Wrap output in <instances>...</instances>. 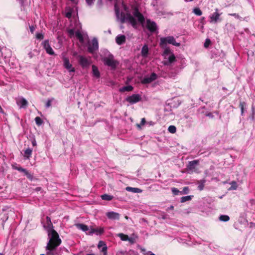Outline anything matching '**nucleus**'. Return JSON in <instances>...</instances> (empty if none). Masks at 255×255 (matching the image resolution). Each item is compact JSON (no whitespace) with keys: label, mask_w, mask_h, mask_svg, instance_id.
Segmentation results:
<instances>
[{"label":"nucleus","mask_w":255,"mask_h":255,"mask_svg":"<svg viewBox=\"0 0 255 255\" xmlns=\"http://www.w3.org/2000/svg\"><path fill=\"white\" fill-rule=\"evenodd\" d=\"M48 235L49 240L47 244L46 249L52 250L54 247H58L61 245L62 241L55 230H52L50 232L48 233Z\"/></svg>","instance_id":"f257e3e1"},{"label":"nucleus","mask_w":255,"mask_h":255,"mask_svg":"<svg viewBox=\"0 0 255 255\" xmlns=\"http://www.w3.org/2000/svg\"><path fill=\"white\" fill-rule=\"evenodd\" d=\"M120 21L122 23L128 22L133 28H136L137 25V21L135 18L128 12H121L120 14Z\"/></svg>","instance_id":"f03ea898"},{"label":"nucleus","mask_w":255,"mask_h":255,"mask_svg":"<svg viewBox=\"0 0 255 255\" xmlns=\"http://www.w3.org/2000/svg\"><path fill=\"white\" fill-rule=\"evenodd\" d=\"M167 44H172L176 46H180V43L176 42L174 37L172 36H169L165 37H161L160 39V46L164 48Z\"/></svg>","instance_id":"7ed1b4c3"},{"label":"nucleus","mask_w":255,"mask_h":255,"mask_svg":"<svg viewBox=\"0 0 255 255\" xmlns=\"http://www.w3.org/2000/svg\"><path fill=\"white\" fill-rule=\"evenodd\" d=\"M103 62L105 65L111 67L113 69H116L119 64L118 61L114 59L112 54H110L108 56L105 57Z\"/></svg>","instance_id":"20e7f679"},{"label":"nucleus","mask_w":255,"mask_h":255,"mask_svg":"<svg viewBox=\"0 0 255 255\" xmlns=\"http://www.w3.org/2000/svg\"><path fill=\"white\" fill-rule=\"evenodd\" d=\"M132 8L133 9V15L137 18L138 21L141 24L143 23L145 21V18L143 14L139 12L138 7L133 6Z\"/></svg>","instance_id":"39448f33"},{"label":"nucleus","mask_w":255,"mask_h":255,"mask_svg":"<svg viewBox=\"0 0 255 255\" xmlns=\"http://www.w3.org/2000/svg\"><path fill=\"white\" fill-rule=\"evenodd\" d=\"M146 28L150 32L153 33L156 31L157 26L155 22L147 19L146 20Z\"/></svg>","instance_id":"423d86ee"},{"label":"nucleus","mask_w":255,"mask_h":255,"mask_svg":"<svg viewBox=\"0 0 255 255\" xmlns=\"http://www.w3.org/2000/svg\"><path fill=\"white\" fill-rule=\"evenodd\" d=\"M42 45L47 53L51 55H53L55 54L54 51L53 50L52 47H51L49 44L48 40H44L42 42Z\"/></svg>","instance_id":"0eeeda50"},{"label":"nucleus","mask_w":255,"mask_h":255,"mask_svg":"<svg viewBox=\"0 0 255 255\" xmlns=\"http://www.w3.org/2000/svg\"><path fill=\"white\" fill-rule=\"evenodd\" d=\"M63 66L64 67L68 70L69 72H75V68L72 67L71 64L70 63L69 60L68 58L66 57H63Z\"/></svg>","instance_id":"6e6552de"},{"label":"nucleus","mask_w":255,"mask_h":255,"mask_svg":"<svg viewBox=\"0 0 255 255\" xmlns=\"http://www.w3.org/2000/svg\"><path fill=\"white\" fill-rule=\"evenodd\" d=\"M157 78L156 74L152 73L149 77H144L141 81L142 84H149L156 80Z\"/></svg>","instance_id":"1a4fd4ad"},{"label":"nucleus","mask_w":255,"mask_h":255,"mask_svg":"<svg viewBox=\"0 0 255 255\" xmlns=\"http://www.w3.org/2000/svg\"><path fill=\"white\" fill-rule=\"evenodd\" d=\"M78 62L82 68H86L90 65V62L85 57L79 55L78 56Z\"/></svg>","instance_id":"9d476101"},{"label":"nucleus","mask_w":255,"mask_h":255,"mask_svg":"<svg viewBox=\"0 0 255 255\" xmlns=\"http://www.w3.org/2000/svg\"><path fill=\"white\" fill-rule=\"evenodd\" d=\"M98 49V42L96 38L92 40V44L88 46V49L90 53H93L95 50Z\"/></svg>","instance_id":"9b49d317"},{"label":"nucleus","mask_w":255,"mask_h":255,"mask_svg":"<svg viewBox=\"0 0 255 255\" xmlns=\"http://www.w3.org/2000/svg\"><path fill=\"white\" fill-rule=\"evenodd\" d=\"M141 100V97L138 94H133L127 98V101L130 104L136 103Z\"/></svg>","instance_id":"f8f14e48"},{"label":"nucleus","mask_w":255,"mask_h":255,"mask_svg":"<svg viewBox=\"0 0 255 255\" xmlns=\"http://www.w3.org/2000/svg\"><path fill=\"white\" fill-rule=\"evenodd\" d=\"M199 161L198 160H194L189 161L187 168V169L191 172H195L196 170V166L198 165Z\"/></svg>","instance_id":"ddd939ff"},{"label":"nucleus","mask_w":255,"mask_h":255,"mask_svg":"<svg viewBox=\"0 0 255 255\" xmlns=\"http://www.w3.org/2000/svg\"><path fill=\"white\" fill-rule=\"evenodd\" d=\"M218 9H216L215 12H214L213 14H212L210 16V22L216 23L218 22V20H221L220 19V16L221 15V13H219L218 12Z\"/></svg>","instance_id":"4468645a"},{"label":"nucleus","mask_w":255,"mask_h":255,"mask_svg":"<svg viewBox=\"0 0 255 255\" xmlns=\"http://www.w3.org/2000/svg\"><path fill=\"white\" fill-rule=\"evenodd\" d=\"M47 251L46 255H61L62 251L61 248L58 249L57 247H54L52 250L46 249Z\"/></svg>","instance_id":"2eb2a0df"},{"label":"nucleus","mask_w":255,"mask_h":255,"mask_svg":"<svg viewBox=\"0 0 255 255\" xmlns=\"http://www.w3.org/2000/svg\"><path fill=\"white\" fill-rule=\"evenodd\" d=\"M46 225H44V227L46 229L48 233L50 232L53 229V226L51 221V219L48 216L46 217Z\"/></svg>","instance_id":"dca6fc26"},{"label":"nucleus","mask_w":255,"mask_h":255,"mask_svg":"<svg viewBox=\"0 0 255 255\" xmlns=\"http://www.w3.org/2000/svg\"><path fill=\"white\" fill-rule=\"evenodd\" d=\"M106 216L108 219L111 220H117L120 219V215L114 211L108 212L106 213Z\"/></svg>","instance_id":"f3484780"},{"label":"nucleus","mask_w":255,"mask_h":255,"mask_svg":"<svg viewBox=\"0 0 255 255\" xmlns=\"http://www.w3.org/2000/svg\"><path fill=\"white\" fill-rule=\"evenodd\" d=\"M104 230L103 228H99L97 229H91L89 232V234L92 235L93 233H95L97 235H100L104 233Z\"/></svg>","instance_id":"a211bd4d"},{"label":"nucleus","mask_w":255,"mask_h":255,"mask_svg":"<svg viewBox=\"0 0 255 255\" xmlns=\"http://www.w3.org/2000/svg\"><path fill=\"white\" fill-rule=\"evenodd\" d=\"M126 38L124 35H120L116 37V41L118 45H122L125 43Z\"/></svg>","instance_id":"6ab92c4d"},{"label":"nucleus","mask_w":255,"mask_h":255,"mask_svg":"<svg viewBox=\"0 0 255 255\" xmlns=\"http://www.w3.org/2000/svg\"><path fill=\"white\" fill-rule=\"evenodd\" d=\"M103 247L101 252L103 253V255H107V247L103 241H100L98 245V248L100 249Z\"/></svg>","instance_id":"aec40b11"},{"label":"nucleus","mask_w":255,"mask_h":255,"mask_svg":"<svg viewBox=\"0 0 255 255\" xmlns=\"http://www.w3.org/2000/svg\"><path fill=\"white\" fill-rule=\"evenodd\" d=\"M126 190L129 192H131L132 193H140L142 192V190L138 188L131 187L129 186L127 187L126 188Z\"/></svg>","instance_id":"412c9836"},{"label":"nucleus","mask_w":255,"mask_h":255,"mask_svg":"<svg viewBox=\"0 0 255 255\" xmlns=\"http://www.w3.org/2000/svg\"><path fill=\"white\" fill-rule=\"evenodd\" d=\"M176 61V57L174 54L172 53L168 57L167 61L164 62V64L165 65H168Z\"/></svg>","instance_id":"4be33fe9"},{"label":"nucleus","mask_w":255,"mask_h":255,"mask_svg":"<svg viewBox=\"0 0 255 255\" xmlns=\"http://www.w3.org/2000/svg\"><path fill=\"white\" fill-rule=\"evenodd\" d=\"M17 104H20V108H24L27 107L28 102L25 99L22 98L18 102H17Z\"/></svg>","instance_id":"5701e85b"},{"label":"nucleus","mask_w":255,"mask_h":255,"mask_svg":"<svg viewBox=\"0 0 255 255\" xmlns=\"http://www.w3.org/2000/svg\"><path fill=\"white\" fill-rule=\"evenodd\" d=\"M148 53V47L147 45H144L141 51V54L142 56L144 57H147Z\"/></svg>","instance_id":"b1692460"},{"label":"nucleus","mask_w":255,"mask_h":255,"mask_svg":"<svg viewBox=\"0 0 255 255\" xmlns=\"http://www.w3.org/2000/svg\"><path fill=\"white\" fill-rule=\"evenodd\" d=\"M76 227L83 231L86 232L89 230L88 226L83 224H77L75 225Z\"/></svg>","instance_id":"393cba45"},{"label":"nucleus","mask_w":255,"mask_h":255,"mask_svg":"<svg viewBox=\"0 0 255 255\" xmlns=\"http://www.w3.org/2000/svg\"><path fill=\"white\" fill-rule=\"evenodd\" d=\"M92 72L94 76L96 77V78L100 77V74L98 70V68L94 65H92Z\"/></svg>","instance_id":"a878e982"},{"label":"nucleus","mask_w":255,"mask_h":255,"mask_svg":"<svg viewBox=\"0 0 255 255\" xmlns=\"http://www.w3.org/2000/svg\"><path fill=\"white\" fill-rule=\"evenodd\" d=\"M32 150L31 149L28 148L24 150V156L27 159H29L31 157Z\"/></svg>","instance_id":"bb28decb"},{"label":"nucleus","mask_w":255,"mask_h":255,"mask_svg":"<svg viewBox=\"0 0 255 255\" xmlns=\"http://www.w3.org/2000/svg\"><path fill=\"white\" fill-rule=\"evenodd\" d=\"M133 87L130 86L128 85L127 86H124L123 88H121L120 89V92H124L126 91H131L133 90Z\"/></svg>","instance_id":"cd10ccee"},{"label":"nucleus","mask_w":255,"mask_h":255,"mask_svg":"<svg viewBox=\"0 0 255 255\" xmlns=\"http://www.w3.org/2000/svg\"><path fill=\"white\" fill-rule=\"evenodd\" d=\"M101 198L103 200H106V201H111L112 200L114 197L113 196L105 194L104 195H101Z\"/></svg>","instance_id":"c85d7f7f"},{"label":"nucleus","mask_w":255,"mask_h":255,"mask_svg":"<svg viewBox=\"0 0 255 255\" xmlns=\"http://www.w3.org/2000/svg\"><path fill=\"white\" fill-rule=\"evenodd\" d=\"M193 197V195H189L186 196H183L181 198L180 202L181 203H184L186 201L191 200Z\"/></svg>","instance_id":"c756f323"},{"label":"nucleus","mask_w":255,"mask_h":255,"mask_svg":"<svg viewBox=\"0 0 255 255\" xmlns=\"http://www.w3.org/2000/svg\"><path fill=\"white\" fill-rule=\"evenodd\" d=\"M119 237L121 238L122 241H127L129 240V237L128 235H125L123 233L119 234Z\"/></svg>","instance_id":"7c9ffc66"},{"label":"nucleus","mask_w":255,"mask_h":255,"mask_svg":"<svg viewBox=\"0 0 255 255\" xmlns=\"http://www.w3.org/2000/svg\"><path fill=\"white\" fill-rule=\"evenodd\" d=\"M75 35L76 37L79 39L80 42H83L84 39L82 34L79 31H77L75 32Z\"/></svg>","instance_id":"2f4dec72"},{"label":"nucleus","mask_w":255,"mask_h":255,"mask_svg":"<svg viewBox=\"0 0 255 255\" xmlns=\"http://www.w3.org/2000/svg\"><path fill=\"white\" fill-rule=\"evenodd\" d=\"M189 192V188L188 187L186 186L184 187L183 188V190L180 191V195H183V194H187Z\"/></svg>","instance_id":"473e14b6"},{"label":"nucleus","mask_w":255,"mask_h":255,"mask_svg":"<svg viewBox=\"0 0 255 255\" xmlns=\"http://www.w3.org/2000/svg\"><path fill=\"white\" fill-rule=\"evenodd\" d=\"M193 12L197 15H198V16H200L202 15V11H201V10L198 8V7H196V8H194L193 9Z\"/></svg>","instance_id":"72a5a7b5"},{"label":"nucleus","mask_w":255,"mask_h":255,"mask_svg":"<svg viewBox=\"0 0 255 255\" xmlns=\"http://www.w3.org/2000/svg\"><path fill=\"white\" fill-rule=\"evenodd\" d=\"M219 219L222 221L227 222L230 220V217L228 215H221Z\"/></svg>","instance_id":"f704fd0d"},{"label":"nucleus","mask_w":255,"mask_h":255,"mask_svg":"<svg viewBox=\"0 0 255 255\" xmlns=\"http://www.w3.org/2000/svg\"><path fill=\"white\" fill-rule=\"evenodd\" d=\"M35 122L36 123V124L38 126H41L42 123H43V121L42 120V119L39 117H36L35 118Z\"/></svg>","instance_id":"c9c22d12"},{"label":"nucleus","mask_w":255,"mask_h":255,"mask_svg":"<svg viewBox=\"0 0 255 255\" xmlns=\"http://www.w3.org/2000/svg\"><path fill=\"white\" fill-rule=\"evenodd\" d=\"M168 131L172 133H174L176 131V128L174 126H170L168 127Z\"/></svg>","instance_id":"e433bc0d"},{"label":"nucleus","mask_w":255,"mask_h":255,"mask_svg":"<svg viewBox=\"0 0 255 255\" xmlns=\"http://www.w3.org/2000/svg\"><path fill=\"white\" fill-rule=\"evenodd\" d=\"M230 184L231 185L230 189H232V190H236L237 189L238 185H237V183L236 181H232L231 183H230Z\"/></svg>","instance_id":"4c0bfd02"},{"label":"nucleus","mask_w":255,"mask_h":255,"mask_svg":"<svg viewBox=\"0 0 255 255\" xmlns=\"http://www.w3.org/2000/svg\"><path fill=\"white\" fill-rule=\"evenodd\" d=\"M172 192L173 194L174 195H178L179 194H180V191H179V190L175 187H173L171 189Z\"/></svg>","instance_id":"58836bf2"},{"label":"nucleus","mask_w":255,"mask_h":255,"mask_svg":"<svg viewBox=\"0 0 255 255\" xmlns=\"http://www.w3.org/2000/svg\"><path fill=\"white\" fill-rule=\"evenodd\" d=\"M246 106V103L244 102H241L240 103V107L241 109V113H242V114H243L244 113V106Z\"/></svg>","instance_id":"ea45409f"},{"label":"nucleus","mask_w":255,"mask_h":255,"mask_svg":"<svg viewBox=\"0 0 255 255\" xmlns=\"http://www.w3.org/2000/svg\"><path fill=\"white\" fill-rule=\"evenodd\" d=\"M24 173L25 175L26 176L27 178L30 179L31 180L32 179L33 176L27 170H25Z\"/></svg>","instance_id":"a19ab883"},{"label":"nucleus","mask_w":255,"mask_h":255,"mask_svg":"<svg viewBox=\"0 0 255 255\" xmlns=\"http://www.w3.org/2000/svg\"><path fill=\"white\" fill-rule=\"evenodd\" d=\"M211 42L210 39H206L205 42L204 43V47L205 48H208L209 45L211 44Z\"/></svg>","instance_id":"79ce46f5"},{"label":"nucleus","mask_w":255,"mask_h":255,"mask_svg":"<svg viewBox=\"0 0 255 255\" xmlns=\"http://www.w3.org/2000/svg\"><path fill=\"white\" fill-rule=\"evenodd\" d=\"M171 53V50L169 48L167 47L165 48L164 52H163V55H167Z\"/></svg>","instance_id":"37998d69"},{"label":"nucleus","mask_w":255,"mask_h":255,"mask_svg":"<svg viewBox=\"0 0 255 255\" xmlns=\"http://www.w3.org/2000/svg\"><path fill=\"white\" fill-rule=\"evenodd\" d=\"M36 38L38 39L42 40L44 38V35L42 33H38L36 34Z\"/></svg>","instance_id":"c03bdc74"},{"label":"nucleus","mask_w":255,"mask_h":255,"mask_svg":"<svg viewBox=\"0 0 255 255\" xmlns=\"http://www.w3.org/2000/svg\"><path fill=\"white\" fill-rule=\"evenodd\" d=\"M54 100V98H52L50 100H48L46 104H45V106L46 108H49L51 106V102Z\"/></svg>","instance_id":"a18cd8bd"},{"label":"nucleus","mask_w":255,"mask_h":255,"mask_svg":"<svg viewBox=\"0 0 255 255\" xmlns=\"http://www.w3.org/2000/svg\"><path fill=\"white\" fill-rule=\"evenodd\" d=\"M68 33L70 37L73 36L74 34V30L73 29H70L68 30Z\"/></svg>","instance_id":"49530a36"},{"label":"nucleus","mask_w":255,"mask_h":255,"mask_svg":"<svg viewBox=\"0 0 255 255\" xmlns=\"http://www.w3.org/2000/svg\"><path fill=\"white\" fill-rule=\"evenodd\" d=\"M15 169H16L17 170L20 171V172H24L26 170L24 168H23L22 167H21V166H18V167H16L15 168Z\"/></svg>","instance_id":"de8ad7c7"},{"label":"nucleus","mask_w":255,"mask_h":255,"mask_svg":"<svg viewBox=\"0 0 255 255\" xmlns=\"http://www.w3.org/2000/svg\"><path fill=\"white\" fill-rule=\"evenodd\" d=\"M145 122H146L145 119L144 118H142L141 119L140 125L137 124V126L139 128H140V126L144 125L145 124Z\"/></svg>","instance_id":"09e8293b"},{"label":"nucleus","mask_w":255,"mask_h":255,"mask_svg":"<svg viewBox=\"0 0 255 255\" xmlns=\"http://www.w3.org/2000/svg\"><path fill=\"white\" fill-rule=\"evenodd\" d=\"M229 15H231V16H234L235 18H236L237 19H240L241 18L240 16L238 14H237L236 13H229Z\"/></svg>","instance_id":"8fccbe9b"},{"label":"nucleus","mask_w":255,"mask_h":255,"mask_svg":"<svg viewBox=\"0 0 255 255\" xmlns=\"http://www.w3.org/2000/svg\"><path fill=\"white\" fill-rule=\"evenodd\" d=\"M204 187V183H202L199 185L198 188L199 190L201 191V190H203Z\"/></svg>","instance_id":"3c124183"},{"label":"nucleus","mask_w":255,"mask_h":255,"mask_svg":"<svg viewBox=\"0 0 255 255\" xmlns=\"http://www.w3.org/2000/svg\"><path fill=\"white\" fill-rule=\"evenodd\" d=\"M88 5H91L93 3L94 0H85Z\"/></svg>","instance_id":"603ef678"},{"label":"nucleus","mask_w":255,"mask_h":255,"mask_svg":"<svg viewBox=\"0 0 255 255\" xmlns=\"http://www.w3.org/2000/svg\"><path fill=\"white\" fill-rule=\"evenodd\" d=\"M97 4L98 5L99 8H101L103 5L102 0H98L97 2Z\"/></svg>","instance_id":"864d4df0"},{"label":"nucleus","mask_w":255,"mask_h":255,"mask_svg":"<svg viewBox=\"0 0 255 255\" xmlns=\"http://www.w3.org/2000/svg\"><path fill=\"white\" fill-rule=\"evenodd\" d=\"M66 16L69 18L71 17V12H68L66 13Z\"/></svg>","instance_id":"5fc2aeb1"},{"label":"nucleus","mask_w":255,"mask_h":255,"mask_svg":"<svg viewBox=\"0 0 255 255\" xmlns=\"http://www.w3.org/2000/svg\"><path fill=\"white\" fill-rule=\"evenodd\" d=\"M29 28H30V30L31 32V33H33V31H34V30H35V27H34V26H30L29 27Z\"/></svg>","instance_id":"6e6d98bb"},{"label":"nucleus","mask_w":255,"mask_h":255,"mask_svg":"<svg viewBox=\"0 0 255 255\" xmlns=\"http://www.w3.org/2000/svg\"><path fill=\"white\" fill-rule=\"evenodd\" d=\"M32 144L33 145V146H35L36 145V141L35 140H33L32 142Z\"/></svg>","instance_id":"4d7b16f0"},{"label":"nucleus","mask_w":255,"mask_h":255,"mask_svg":"<svg viewBox=\"0 0 255 255\" xmlns=\"http://www.w3.org/2000/svg\"><path fill=\"white\" fill-rule=\"evenodd\" d=\"M168 209H170V210H173L174 206H171L170 207L168 208Z\"/></svg>","instance_id":"13d9d810"},{"label":"nucleus","mask_w":255,"mask_h":255,"mask_svg":"<svg viewBox=\"0 0 255 255\" xmlns=\"http://www.w3.org/2000/svg\"><path fill=\"white\" fill-rule=\"evenodd\" d=\"M207 116H209V117H212V113H210L207 114Z\"/></svg>","instance_id":"bf43d9fd"},{"label":"nucleus","mask_w":255,"mask_h":255,"mask_svg":"<svg viewBox=\"0 0 255 255\" xmlns=\"http://www.w3.org/2000/svg\"><path fill=\"white\" fill-rule=\"evenodd\" d=\"M205 20V17H203L201 19V22H202L203 21H204Z\"/></svg>","instance_id":"052dcab7"},{"label":"nucleus","mask_w":255,"mask_h":255,"mask_svg":"<svg viewBox=\"0 0 255 255\" xmlns=\"http://www.w3.org/2000/svg\"><path fill=\"white\" fill-rule=\"evenodd\" d=\"M185 1L187 2V1H193V0H184Z\"/></svg>","instance_id":"680f3d73"},{"label":"nucleus","mask_w":255,"mask_h":255,"mask_svg":"<svg viewBox=\"0 0 255 255\" xmlns=\"http://www.w3.org/2000/svg\"><path fill=\"white\" fill-rule=\"evenodd\" d=\"M149 255H155L152 253V254H150Z\"/></svg>","instance_id":"e2e57ef3"},{"label":"nucleus","mask_w":255,"mask_h":255,"mask_svg":"<svg viewBox=\"0 0 255 255\" xmlns=\"http://www.w3.org/2000/svg\"><path fill=\"white\" fill-rule=\"evenodd\" d=\"M87 255H94L93 254H88Z\"/></svg>","instance_id":"0e129e2a"},{"label":"nucleus","mask_w":255,"mask_h":255,"mask_svg":"<svg viewBox=\"0 0 255 255\" xmlns=\"http://www.w3.org/2000/svg\"><path fill=\"white\" fill-rule=\"evenodd\" d=\"M0 255H3L0 253Z\"/></svg>","instance_id":"69168bd1"},{"label":"nucleus","mask_w":255,"mask_h":255,"mask_svg":"<svg viewBox=\"0 0 255 255\" xmlns=\"http://www.w3.org/2000/svg\"><path fill=\"white\" fill-rule=\"evenodd\" d=\"M40 255H44V254H41Z\"/></svg>","instance_id":"338daca9"}]
</instances>
